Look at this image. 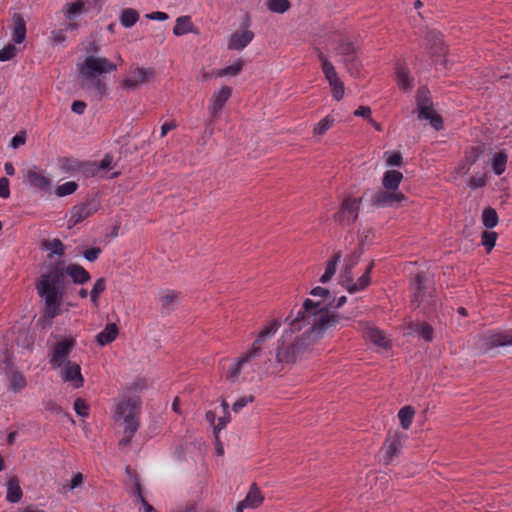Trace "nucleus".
<instances>
[{"instance_id": "obj_1", "label": "nucleus", "mask_w": 512, "mask_h": 512, "mask_svg": "<svg viewBox=\"0 0 512 512\" xmlns=\"http://www.w3.org/2000/svg\"><path fill=\"white\" fill-rule=\"evenodd\" d=\"M342 320H349L330 309L329 305L305 299L298 312L286 318L288 328L278 340L275 350V361L281 366L294 365L307 349L323 338L325 332L335 327Z\"/></svg>"}, {"instance_id": "obj_2", "label": "nucleus", "mask_w": 512, "mask_h": 512, "mask_svg": "<svg viewBox=\"0 0 512 512\" xmlns=\"http://www.w3.org/2000/svg\"><path fill=\"white\" fill-rule=\"evenodd\" d=\"M65 275L70 276L75 284H84L91 278L89 272L79 264H69L65 268L54 265L38 278L35 286L44 303L40 321L47 326H51L53 319L61 312Z\"/></svg>"}, {"instance_id": "obj_3", "label": "nucleus", "mask_w": 512, "mask_h": 512, "mask_svg": "<svg viewBox=\"0 0 512 512\" xmlns=\"http://www.w3.org/2000/svg\"><path fill=\"white\" fill-rule=\"evenodd\" d=\"M281 323L277 319H273L266 323L258 332L256 339L253 341L250 348L242 353V355L234 360L227 370L226 378L231 383L239 381L240 374L245 364L249 361L261 357L266 348V342L270 339L280 328Z\"/></svg>"}, {"instance_id": "obj_4", "label": "nucleus", "mask_w": 512, "mask_h": 512, "mask_svg": "<svg viewBox=\"0 0 512 512\" xmlns=\"http://www.w3.org/2000/svg\"><path fill=\"white\" fill-rule=\"evenodd\" d=\"M139 398L122 399L114 408L113 420L123 427V437L119 440L118 446L126 451L140 426Z\"/></svg>"}, {"instance_id": "obj_5", "label": "nucleus", "mask_w": 512, "mask_h": 512, "mask_svg": "<svg viewBox=\"0 0 512 512\" xmlns=\"http://www.w3.org/2000/svg\"><path fill=\"white\" fill-rule=\"evenodd\" d=\"M361 205V197L345 194L341 200L338 211L333 216L334 221L343 228L352 226L359 217Z\"/></svg>"}, {"instance_id": "obj_6", "label": "nucleus", "mask_w": 512, "mask_h": 512, "mask_svg": "<svg viewBox=\"0 0 512 512\" xmlns=\"http://www.w3.org/2000/svg\"><path fill=\"white\" fill-rule=\"evenodd\" d=\"M82 78H98L102 73H110L117 66L104 57L88 56L78 66Z\"/></svg>"}, {"instance_id": "obj_7", "label": "nucleus", "mask_w": 512, "mask_h": 512, "mask_svg": "<svg viewBox=\"0 0 512 512\" xmlns=\"http://www.w3.org/2000/svg\"><path fill=\"white\" fill-rule=\"evenodd\" d=\"M155 75L153 68L132 67L128 75L123 79L121 85L123 88L133 91L141 85L148 83Z\"/></svg>"}, {"instance_id": "obj_8", "label": "nucleus", "mask_w": 512, "mask_h": 512, "mask_svg": "<svg viewBox=\"0 0 512 512\" xmlns=\"http://www.w3.org/2000/svg\"><path fill=\"white\" fill-rule=\"evenodd\" d=\"M426 277L423 272L418 273L415 276L414 282H413V295L411 298V304L414 306V308L420 307L421 304H424L428 308L436 306L437 300L431 295H427L425 292L426 286Z\"/></svg>"}, {"instance_id": "obj_9", "label": "nucleus", "mask_w": 512, "mask_h": 512, "mask_svg": "<svg viewBox=\"0 0 512 512\" xmlns=\"http://www.w3.org/2000/svg\"><path fill=\"white\" fill-rule=\"evenodd\" d=\"M508 345H512V331L487 333L479 338V348L484 353Z\"/></svg>"}, {"instance_id": "obj_10", "label": "nucleus", "mask_w": 512, "mask_h": 512, "mask_svg": "<svg viewBox=\"0 0 512 512\" xmlns=\"http://www.w3.org/2000/svg\"><path fill=\"white\" fill-rule=\"evenodd\" d=\"M255 34L249 29V21L242 24L241 30L234 31L227 42V49L231 51H242L254 39Z\"/></svg>"}, {"instance_id": "obj_11", "label": "nucleus", "mask_w": 512, "mask_h": 512, "mask_svg": "<svg viewBox=\"0 0 512 512\" xmlns=\"http://www.w3.org/2000/svg\"><path fill=\"white\" fill-rule=\"evenodd\" d=\"M232 96V88L224 85L219 90L212 93L210 103L208 105V113L214 118H220L227 101Z\"/></svg>"}, {"instance_id": "obj_12", "label": "nucleus", "mask_w": 512, "mask_h": 512, "mask_svg": "<svg viewBox=\"0 0 512 512\" xmlns=\"http://www.w3.org/2000/svg\"><path fill=\"white\" fill-rule=\"evenodd\" d=\"M75 346V340L72 338L64 339L59 341L53 350L52 356L50 358V365L53 369H59L65 364L68 360V356L70 355L72 349Z\"/></svg>"}, {"instance_id": "obj_13", "label": "nucleus", "mask_w": 512, "mask_h": 512, "mask_svg": "<svg viewBox=\"0 0 512 512\" xmlns=\"http://www.w3.org/2000/svg\"><path fill=\"white\" fill-rule=\"evenodd\" d=\"M99 208L100 203L96 199H88L81 204L75 205L70 212V222L76 225L96 213Z\"/></svg>"}, {"instance_id": "obj_14", "label": "nucleus", "mask_w": 512, "mask_h": 512, "mask_svg": "<svg viewBox=\"0 0 512 512\" xmlns=\"http://www.w3.org/2000/svg\"><path fill=\"white\" fill-rule=\"evenodd\" d=\"M425 41V48L429 51L430 57L434 62H437V58H441L446 55L447 50L440 32L428 30L425 34Z\"/></svg>"}, {"instance_id": "obj_15", "label": "nucleus", "mask_w": 512, "mask_h": 512, "mask_svg": "<svg viewBox=\"0 0 512 512\" xmlns=\"http://www.w3.org/2000/svg\"><path fill=\"white\" fill-rule=\"evenodd\" d=\"M404 200H406V197L401 191L385 188L377 191L372 197L373 204L380 207H391Z\"/></svg>"}, {"instance_id": "obj_16", "label": "nucleus", "mask_w": 512, "mask_h": 512, "mask_svg": "<svg viewBox=\"0 0 512 512\" xmlns=\"http://www.w3.org/2000/svg\"><path fill=\"white\" fill-rule=\"evenodd\" d=\"M59 369L63 381L72 383L75 388L83 386L84 379L81 374V368L77 363L67 361Z\"/></svg>"}, {"instance_id": "obj_17", "label": "nucleus", "mask_w": 512, "mask_h": 512, "mask_svg": "<svg viewBox=\"0 0 512 512\" xmlns=\"http://www.w3.org/2000/svg\"><path fill=\"white\" fill-rule=\"evenodd\" d=\"M405 436L396 432L394 435L389 436L384 444L383 460L386 465L390 464L394 457L397 456L402 448V443Z\"/></svg>"}, {"instance_id": "obj_18", "label": "nucleus", "mask_w": 512, "mask_h": 512, "mask_svg": "<svg viewBox=\"0 0 512 512\" xmlns=\"http://www.w3.org/2000/svg\"><path fill=\"white\" fill-rule=\"evenodd\" d=\"M374 267V261H371L367 266L364 274L357 280V282H353V274L351 275V279H342V285L347 289L349 293H355L357 291L365 289L370 284V273Z\"/></svg>"}, {"instance_id": "obj_19", "label": "nucleus", "mask_w": 512, "mask_h": 512, "mask_svg": "<svg viewBox=\"0 0 512 512\" xmlns=\"http://www.w3.org/2000/svg\"><path fill=\"white\" fill-rule=\"evenodd\" d=\"M484 153V147L482 145L471 147L466 151L465 159L462 164L458 166L455 173L460 175H466L471 166L481 157Z\"/></svg>"}, {"instance_id": "obj_20", "label": "nucleus", "mask_w": 512, "mask_h": 512, "mask_svg": "<svg viewBox=\"0 0 512 512\" xmlns=\"http://www.w3.org/2000/svg\"><path fill=\"white\" fill-rule=\"evenodd\" d=\"M180 299L181 292L172 289L162 290L159 295L162 311L167 314L171 313Z\"/></svg>"}, {"instance_id": "obj_21", "label": "nucleus", "mask_w": 512, "mask_h": 512, "mask_svg": "<svg viewBox=\"0 0 512 512\" xmlns=\"http://www.w3.org/2000/svg\"><path fill=\"white\" fill-rule=\"evenodd\" d=\"M365 337L374 345L382 348L389 349L391 347V342L387 338L384 331L378 329L374 326H368L365 330Z\"/></svg>"}, {"instance_id": "obj_22", "label": "nucleus", "mask_w": 512, "mask_h": 512, "mask_svg": "<svg viewBox=\"0 0 512 512\" xmlns=\"http://www.w3.org/2000/svg\"><path fill=\"white\" fill-rule=\"evenodd\" d=\"M415 112H417L419 120H429L431 126L436 130H441L443 128L442 117L435 111L433 105L427 106L425 109H416Z\"/></svg>"}, {"instance_id": "obj_23", "label": "nucleus", "mask_w": 512, "mask_h": 512, "mask_svg": "<svg viewBox=\"0 0 512 512\" xmlns=\"http://www.w3.org/2000/svg\"><path fill=\"white\" fill-rule=\"evenodd\" d=\"M363 250L361 247L352 251L349 255H347L344 259V266L341 270V278L342 279H351L352 270L358 264Z\"/></svg>"}, {"instance_id": "obj_24", "label": "nucleus", "mask_w": 512, "mask_h": 512, "mask_svg": "<svg viewBox=\"0 0 512 512\" xmlns=\"http://www.w3.org/2000/svg\"><path fill=\"white\" fill-rule=\"evenodd\" d=\"M119 334V328L116 323H108L105 328L96 335V342L100 346L112 343Z\"/></svg>"}, {"instance_id": "obj_25", "label": "nucleus", "mask_w": 512, "mask_h": 512, "mask_svg": "<svg viewBox=\"0 0 512 512\" xmlns=\"http://www.w3.org/2000/svg\"><path fill=\"white\" fill-rule=\"evenodd\" d=\"M188 33L199 34V31L191 22L190 16L178 17L173 28V34L175 36H182Z\"/></svg>"}, {"instance_id": "obj_26", "label": "nucleus", "mask_w": 512, "mask_h": 512, "mask_svg": "<svg viewBox=\"0 0 512 512\" xmlns=\"http://www.w3.org/2000/svg\"><path fill=\"white\" fill-rule=\"evenodd\" d=\"M40 248L42 250L49 251L47 255L49 259H52L54 255L62 257L65 254V245L58 238H55L53 240L44 239L41 242Z\"/></svg>"}, {"instance_id": "obj_27", "label": "nucleus", "mask_w": 512, "mask_h": 512, "mask_svg": "<svg viewBox=\"0 0 512 512\" xmlns=\"http://www.w3.org/2000/svg\"><path fill=\"white\" fill-rule=\"evenodd\" d=\"M82 89L94 92L96 96L102 97L105 94V83L99 78H82L80 81Z\"/></svg>"}, {"instance_id": "obj_28", "label": "nucleus", "mask_w": 512, "mask_h": 512, "mask_svg": "<svg viewBox=\"0 0 512 512\" xmlns=\"http://www.w3.org/2000/svg\"><path fill=\"white\" fill-rule=\"evenodd\" d=\"M26 38V23L20 14L13 16L12 41L15 44H21Z\"/></svg>"}, {"instance_id": "obj_29", "label": "nucleus", "mask_w": 512, "mask_h": 512, "mask_svg": "<svg viewBox=\"0 0 512 512\" xmlns=\"http://www.w3.org/2000/svg\"><path fill=\"white\" fill-rule=\"evenodd\" d=\"M395 69L398 86L404 91H410L413 87V78L409 70L401 63H398Z\"/></svg>"}, {"instance_id": "obj_30", "label": "nucleus", "mask_w": 512, "mask_h": 512, "mask_svg": "<svg viewBox=\"0 0 512 512\" xmlns=\"http://www.w3.org/2000/svg\"><path fill=\"white\" fill-rule=\"evenodd\" d=\"M318 58L321 62V69H322V72L325 76V79L327 80V82H331V81H336L337 79H339V76H338V73L334 67V65L332 64V62L327 58V56L322 53V52H318Z\"/></svg>"}, {"instance_id": "obj_31", "label": "nucleus", "mask_w": 512, "mask_h": 512, "mask_svg": "<svg viewBox=\"0 0 512 512\" xmlns=\"http://www.w3.org/2000/svg\"><path fill=\"white\" fill-rule=\"evenodd\" d=\"M341 257H342V254L340 251H338V252L334 253V255L326 262L325 272L320 277V280H319L322 284L329 282L332 279V277L335 275L336 270H337V265H338Z\"/></svg>"}, {"instance_id": "obj_32", "label": "nucleus", "mask_w": 512, "mask_h": 512, "mask_svg": "<svg viewBox=\"0 0 512 512\" xmlns=\"http://www.w3.org/2000/svg\"><path fill=\"white\" fill-rule=\"evenodd\" d=\"M25 177H26V181L31 186L39 188L41 190L48 189L51 184V181L48 177H46L34 170H29Z\"/></svg>"}, {"instance_id": "obj_33", "label": "nucleus", "mask_w": 512, "mask_h": 512, "mask_svg": "<svg viewBox=\"0 0 512 512\" xmlns=\"http://www.w3.org/2000/svg\"><path fill=\"white\" fill-rule=\"evenodd\" d=\"M403 179V174L397 170H388L385 172L382 184L387 190H397Z\"/></svg>"}, {"instance_id": "obj_34", "label": "nucleus", "mask_w": 512, "mask_h": 512, "mask_svg": "<svg viewBox=\"0 0 512 512\" xmlns=\"http://www.w3.org/2000/svg\"><path fill=\"white\" fill-rule=\"evenodd\" d=\"M22 495L18 478L16 476L11 477L7 483V500L11 503H17L21 500Z\"/></svg>"}, {"instance_id": "obj_35", "label": "nucleus", "mask_w": 512, "mask_h": 512, "mask_svg": "<svg viewBox=\"0 0 512 512\" xmlns=\"http://www.w3.org/2000/svg\"><path fill=\"white\" fill-rule=\"evenodd\" d=\"M244 67V61L241 58H238L236 61H234L231 65L226 66L224 68L218 69L215 72V76L218 78L222 77H235L239 75Z\"/></svg>"}, {"instance_id": "obj_36", "label": "nucleus", "mask_w": 512, "mask_h": 512, "mask_svg": "<svg viewBox=\"0 0 512 512\" xmlns=\"http://www.w3.org/2000/svg\"><path fill=\"white\" fill-rule=\"evenodd\" d=\"M263 500V495L257 485L255 483L252 484L244 499L245 504H247L249 508H257L262 504Z\"/></svg>"}, {"instance_id": "obj_37", "label": "nucleus", "mask_w": 512, "mask_h": 512, "mask_svg": "<svg viewBox=\"0 0 512 512\" xmlns=\"http://www.w3.org/2000/svg\"><path fill=\"white\" fill-rule=\"evenodd\" d=\"M335 50L336 53L342 56L343 58L357 53L356 45L352 41L345 38L339 39Z\"/></svg>"}, {"instance_id": "obj_38", "label": "nucleus", "mask_w": 512, "mask_h": 512, "mask_svg": "<svg viewBox=\"0 0 512 512\" xmlns=\"http://www.w3.org/2000/svg\"><path fill=\"white\" fill-rule=\"evenodd\" d=\"M415 415V409L410 406H404L402 407L398 412V418L400 421V425L404 430H407L410 428L413 418Z\"/></svg>"}, {"instance_id": "obj_39", "label": "nucleus", "mask_w": 512, "mask_h": 512, "mask_svg": "<svg viewBox=\"0 0 512 512\" xmlns=\"http://www.w3.org/2000/svg\"><path fill=\"white\" fill-rule=\"evenodd\" d=\"M411 329L427 342H431L433 340L434 330L430 324L417 322L411 326Z\"/></svg>"}, {"instance_id": "obj_40", "label": "nucleus", "mask_w": 512, "mask_h": 512, "mask_svg": "<svg viewBox=\"0 0 512 512\" xmlns=\"http://www.w3.org/2000/svg\"><path fill=\"white\" fill-rule=\"evenodd\" d=\"M139 20V13L132 8L124 9L120 15V22L125 28H130Z\"/></svg>"}, {"instance_id": "obj_41", "label": "nucleus", "mask_w": 512, "mask_h": 512, "mask_svg": "<svg viewBox=\"0 0 512 512\" xmlns=\"http://www.w3.org/2000/svg\"><path fill=\"white\" fill-rule=\"evenodd\" d=\"M334 118L327 115L320 120L313 128V136L320 139L333 125Z\"/></svg>"}, {"instance_id": "obj_42", "label": "nucleus", "mask_w": 512, "mask_h": 512, "mask_svg": "<svg viewBox=\"0 0 512 512\" xmlns=\"http://www.w3.org/2000/svg\"><path fill=\"white\" fill-rule=\"evenodd\" d=\"M267 9L272 13L283 14L291 8L289 0H267Z\"/></svg>"}, {"instance_id": "obj_43", "label": "nucleus", "mask_w": 512, "mask_h": 512, "mask_svg": "<svg viewBox=\"0 0 512 512\" xmlns=\"http://www.w3.org/2000/svg\"><path fill=\"white\" fill-rule=\"evenodd\" d=\"M10 388L14 392H19L27 385L24 375L18 371H13L9 375Z\"/></svg>"}, {"instance_id": "obj_44", "label": "nucleus", "mask_w": 512, "mask_h": 512, "mask_svg": "<svg viewBox=\"0 0 512 512\" xmlns=\"http://www.w3.org/2000/svg\"><path fill=\"white\" fill-rule=\"evenodd\" d=\"M482 222L483 225L488 229L495 227L498 223V215L496 210L490 207L485 208L482 213Z\"/></svg>"}, {"instance_id": "obj_45", "label": "nucleus", "mask_w": 512, "mask_h": 512, "mask_svg": "<svg viewBox=\"0 0 512 512\" xmlns=\"http://www.w3.org/2000/svg\"><path fill=\"white\" fill-rule=\"evenodd\" d=\"M507 159L508 157L505 152L495 154L492 159V168L495 174L501 175L505 171Z\"/></svg>"}, {"instance_id": "obj_46", "label": "nucleus", "mask_w": 512, "mask_h": 512, "mask_svg": "<svg viewBox=\"0 0 512 512\" xmlns=\"http://www.w3.org/2000/svg\"><path fill=\"white\" fill-rule=\"evenodd\" d=\"M416 103V109H425L427 106L433 105L432 100L430 98V92L426 87H421L418 89Z\"/></svg>"}, {"instance_id": "obj_47", "label": "nucleus", "mask_w": 512, "mask_h": 512, "mask_svg": "<svg viewBox=\"0 0 512 512\" xmlns=\"http://www.w3.org/2000/svg\"><path fill=\"white\" fill-rule=\"evenodd\" d=\"M106 288V280L101 277L96 280L92 290L90 291V298L94 306H98V299L102 292H104Z\"/></svg>"}, {"instance_id": "obj_48", "label": "nucleus", "mask_w": 512, "mask_h": 512, "mask_svg": "<svg viewBox=\"0 0 512 512\" xmlns=\"http://www.w3.org/2000/svg\"><path fill=\"white\" fill-rule=\"evenodd\" d=\"M343 65L346 67L347 71L351 74H358L360 69V64L358 62L356 54H352L351 56H347L342 59Z\"/></svg>"}, {"instance_id": "obj_49", "label": "nucleus", "mask_w": 512, "mask_h": 512, "mask_svg": "<svg viewBox=\"0 0 512 512\" xmlns=\"http://www.w3.org/2000/svg\"><path fill=\"white\" fill-rule=\"evenodd\" d=\"M83 9L84 3L82 1L67 3L64 7V11L68 19H73L76 15L82 13Z\"/></svg>"}, {"instance_id": "obj_50", "label": "nucleus", "mask_w": 512, "mask_h": 512, "mask_svg": "<svg viewBox=\"0 0 512 512\" xmlns=\"http://www.w3.org/2000/svg\"><path fill=\"white\" fill-rule=\"evenodd\" d=\"M77 183L74 181H68L62 185H59L55 189V194L59 197H64L73 194L77 190Z\"/></svg>"}, {"instance_id": "obj_51", "label": "nucleus", "mask_w": 512, "mask_h": 512, "mask_svg": "<svg viewBox=\"0 0 512 512\" xmlns=\"http://www.w3.org/2000/svg\"><path fill=\"white\" fill-rule=\"evenodd\" d=\"M329 86L331 88L332 97L336 101H340L344 97V93H345L344 83L339 78L335 82L334 81L329 82Z\"/></svg>"}, {"instance_id": "obj_52", "label": "nucleus", "mask_w": 512, "mask_h": 512, "mask_svg": "<svg viewBox=\"0 0 512 512\" xmlns=\"http://www.w3.org/2000/svg\"><path fill=\"white\" fill-rule=\"evenodd\" d=\"M80 169L86 177H101L97 162H87L80 164Z\"/></svg>"}, {"instance_id": "obj_53", "label": "nucleus", "mask_w": 512, "mask_h": 512, "mask_svg": "<svg viewBox=\"0 0 512 512\" xmlns=\"http://www.w3.org/2000/svg\"><path fill=\"white\" fill-rule=\"evenodd\" d=\"M481 237L482 245L486 248L487 252H490L495 246L497 233L493 231H484Z\"/></svg>"}, {"instance_id": "obj_54", "label": "nucleus", "mask_w": 512, "mask_h": 512, "mask_svg": "<svg viewBox=\"0 0 512 512\" xmlns=\"http://www.w3.org/2000/svg\"><path fill=\"white\" fill-rule=\"evenodd\" d=\"M17 49L15 45L8 44L0 50V61H8L16 56Z\"/></svg>"}, {"instance_id": "obj_55", "label": "nucleus", "mask_w": 512, "mask_h": 512, "mask_svg": "<svg viewBox=\"0 0 512 512\" xmlns=\"http://www.w3.org/2000/svg\"><path fill=\"white\" fill-rule=\"evenodd\" d=\"M255 397L253 395L243 396L237 399L232 405V410L238 413L242 408L247 406L249 403L254 402Z\"/></svg>"}, {"instance_id": "obj_56", "label": "nucleus", "mask_w": 512, "mask_h": 512, "mask_svg": "<svg viewBox=\"0 0 512 512\" xmlns=\"http://www.w3.org/2000/svg\"><path fill=\"white\" fill-rule=\"evenodd\" d=\"M74 410L79 416L86 417L88 416L89 406L84 399L77 398L74 401Z\"/></svg>"}, {"instance_id": "obj_57", "label": "nucleus", "mask_w": 512, "mask_h": 512, "mask_svg": "<svg viewBox=\"0 0 512 512\" xmlns=\"http://www.w3.org/2000/svg\"><path fill=\"white\" fill-rule=\"evenodd\" d=\"M112 164H113V157L110 154H106L104 156V158L99 163L97 162V167L99 168L101 177L107 170L113 168Z\"/></svg>"}, {"instance_id": "obj_58", "label": "nucleus", "mask_w": 512, "mask_h": 512, "mask_svg": "<svg viewBox=\"0 0 512 512\" xmlns=\"http://www.w3.org/2000/svg\"><path fill=\"white\" fill-rule=\"evenodd\" d=\"M60 164H61V168L66 172L80 169V164L77 161L71 160L68 158L61 159Z\"/></svg>"}, {"instance_id": "obj_59", "label": "nucleus", "mask_w": 512, "mask_h": 512, "mask_svg": "<svg viewBox=\"0 0 512 512\" xmlns=\"http://www.w3.org/2000/svg\"><path fill=\"white\" fill-rule=\"evenodd\" d=\"M102 250L99 247H93L84 251L83 256L89 262H93L98 259Z\"/></svg>"}, {"instance_id": "obj_60", "label": "nucleus", "mask_w": 512, "mask_h": 512, "mask_svg": "<svg viewBox=\"0 0 512 512\" xmlns=\"http://www.w3.org/2000/svg\"><path fill=\"white\" fill-rule=\"evenodd\" d=\"M220 118H214L213 116L208 117V119L205 121V129H204V136L211 137L214 134V125L217 120Z\"/></svg>"}, {"instance_id": "obj_61", "label": "nucleus", "mask_w": 512, "mask_h": 512, "mask_svg": "<svg viewBox=\"0 0 512 512\" xmlns=\"http://www.w3.org/2000/svg\"><path fill=\"white\" fill-rule=\"evenodd\" d=\"M230 414H224L218 419L217 425L214 426V433L218 434L230 422Z\"/></svg>"}, {"instance_id": "obj_62", "label": "nucleus", "mask_w": 512, "mask_h": 512, "mask_svg": "<svg viewBox=\"0 0 512 512\" xmlns=\"http://www.w3.org/2000/svg\"><path fill=\"white\" fill-rule=\"evenodd\" d=\"M310 295L313 297H320L326 299L330 295V291L326 288L317 286L310 291Z\"/></svg>"}, {"instance_id": "obj_63", "label": "nucleus", "mask_w": 512, "mask_h": 512, "mask_svg": "<svg viewBox=\"0 0 512 512\" xmlns=\"http://www.w3.org/2000/svg\"><path fill=\"white\" fill-rule=\"evenodd\" d=\"M486 183V180H485V177L484 176H473L470 178L469 180V187L472 188V189H476V188H480V187H483Z\"/></svg>"}, {"instance_id": "obj_64", "label": "nucleus", "mask_w": 512, "mask_h": 512, "mask_svg": "<svg viewBox=\"0 0 512 512\" xmlns=\"http://www.w3.org/2000/svg\"><path fill=\"white\" fill-rule=\"evenodd\" d=\"M10 195L9 191V180L5 177L0 179V197L8 198Z\"/></svg>"}]
</instances>
